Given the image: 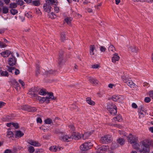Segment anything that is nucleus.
I'll list each match as a JSON object with an SVG mask.
<instances>
[{"instance_id": "nucleus-12", "label": "nucleus", "mask_w": 153, "mask_h": 153, "mask_svg": "<svg viewBox=\"0 0 153 153\" xmlns=\"http://www.w3.org/2000/svg\"><path fill=\"white\" fill-rule=\"evenodd\" d=\"M21 108L22 110L27 111H29L33 112L36 111L35 108L34 107L31 108L26 105L22 106Z\"/></svg>"}, {"instance_id": "nucleus-30", "label": "nucleus", "mask_w": 153, "mask_h": 153, "mask_svg": "<svg viewBox=\"0 0 153 153\" xmlns=\"http://www.w3.org/2000/svg\"><path fill=\"white\" fill-rule=\"evenodd\" d=\"M108 149V146H102L101 147L99 148V150L100 151H105Z\"/></svg>"}, {"instance_id": "nucleus-56", "label": "nucleus", "mask_w": 153, "mask_h": 153, "mask_svg": "<svg viewBox=\"0 0 153 153\" xmlns=\"http://www.w3.org/2000/svg\"><path fill=\"white\" fill-rule=\"evenodd\" d=\"M27 3L29 4H32V0H24Z\"/></svg>"}, {"instance_id": "nucleus-54", "label": "nucleus", "mask_w": 153, "mask_h": 153, "mask_svg": "<svg viewBox=\"0 0 153 153\" xmlns=\"http://www.w3.org/2000/svg\"><path fill=\"white\" fill-rule=\"evenodd\" d=\"M49 137V135H44L43 136V138L44 139H48Z\"/></svg>"}, {"instance_id": "nucleus-41", "label": "nucleus", "mask_w": 153, "mask_h": 153, "mask_svg": "<svg viewBox=\"0 0 153 153\" xmlns=\"http://www.w3.org/2000/svg\"><path fill=\"white\" fill-rule=\"evenodd\" d=\"M16 4L18 5H23V1L22 0H16Z\"/></svg>"}, {"instance_id": "nucleus-4", "label": "nucleus", "mask_w": 153, "mask_h": 153, "mask_svg": "<svg viewBox=\"0 0 153 153\" xmlns=\"http://www.w3.org/2000/svg\"><path fill=\"white\" fill-rule=\"evenodd\" d=\"M107 109L110 113L112 115H114L117 112V107L114 104L111 102H108L107 105Z\"/></svg>"}, {"instance_id": "nucleus-53", "label": "nucleus", "mask_w": 153, "mask_h": 153, "mask_svg": "<svg viewBox=\"0 0 153 153\" xmlns=\"http://www.w3.org/2000/svg\"><path fill=\"white\" fill-rule=\"evenodd\" d=\"M119 134H120L121 135L123 134L124 136H126V132L124 131H119Z\"/></svg>"}, {"instance_id": "nucleus-39", "label": "nucleus", "mask_w": 153, "mask_h": 153, "mask_svg": "<svg viewBox=\"0 0 153 153\" xmlns=\"http://www.w3.org/2000/svg\"><path fill=\"white\" fill-rule=\"evenodd\" d=\"M34 149L32 146H30L28 147V151L30 153H33L34 151Z\"/></svg>"}, {"instance_id": "nucleus-26", "label": "nucleus", "mask_w": 153, "mask_h": 153, "mask_svg": "<svg viewBox=\"0 0 153 153\" xmlns=\"http://www.w3.org/2000/svg\"><path fill=\"white\" fill-rule=\"evenodd\" d=\"M122 120V118L121 116L120 115H117L116 117H114L112 119L113 122H115L116 121H117L118 122H120Z\"/></svg>"}, {"instance_id": "nucleus-52", "label": "nucleus", "mask_w": 153, "mask_h": 153, "mask_svg": "<svg viewBox=\"0 0 153 153\" xmlns=\"http://www.w3.org/2000/svg\"><path fill=\"white\" fill-rule=\"evenodd\" d=\"M15 128H17L18 127V124L16 123H13V126Z\"/></svg>"}, {"instance_id": "nucleus-19", "label": "nucleus", "mask_w": 153, "mask_h": 153, "mask_svg": "<svg viewBox=\"0 0 153 153\" xmlns=\"http://www.w3.org/2000/svg\"><path fill=\"white\" fill-rule=\"evenodd\" d=\"M11 52L9 50H6L1 53V55L4 58L7 57L10 54Z\"/></svg>"}, {"instance_id": "nucleus-14", "label": "nucleus", "mask_w": 153, "mask_h": 153, "mask_svg": "<svg viewBox=\"0 0 153 153\" xmlns=\"http://www.w3.org/2000/svg\"><path fill=\"white\" fill-rule=\"evenodd\" d=\"M11 82L12 84L13 85L14 88L17 91H19L20 89V87L19 84L15 79H12Z\"/></svg>"}, {"instance_id": "nucleus-64", "label": "nucleus", "mask_w": 153, "mask_h": 153, "mask_svg": "<svg viewBox=\"0 0 153 153\" xmlns=\"http://www.w3.org/2000/svg\"><path fill=\"white\" fill-rule=\"evenodd\" d=\"M5 104V103L4 102L1 101V106H4Z\"/></svg>"}, {"instance_id": "nucleus-47", "label": "nucleus", "mask_w": 153, "mask_h": 153, "mask_svg": "<svg viewBox=\"0 0 153 153\" xmlns=\"http://www.w3.org/2000/svg\"><path fill=\"white\" fill-rule=\"evenodd\" d=\"M99 65L98 64H94L91 65V67L93 68L96 69L98 68L99 67Z\"/></svg>"}, {"instance_id": "nucleus-7", "label": "nucleus", "mask_w": 153, "mask_h": 153, "mask_svg": "<svg viewBox=\"0 0 153 153\" xmlns=\"http://www.w3.org/2000/svg\"><path fill=\"white\" fill-rule=\"evenodd\" d=\"M138 112L140 118L143 117L146 113V111L144 108L143 105H140L139 107Z\"/></svg>"}, {"instance_id": "nucleus-42", "label": "nucleus", "mask_w": 153, "mask_h": 153, "mask_svg": "<svg viewBox=\"0 0 153 153\" xmlns=\"http://www.w3.org/2000/svg\"><path fill=\"white\" fill-rule=\"evenodd\" d=\"M28 94L29 95L31 96V97H35L36 96L35 93L33 91H29L28 93Z\"/></svg>"}, {"instance_id": "nucleus-49", "label": "nucleus", "mask_w": 153, "mask_h": 153, "mask_svg": "<svg viewBox=\"0 0 153 153\" xmlns=\"http://www.w3.org/2000/svg\"><path fill=\"white\" fill-rule=\"evenodd\" d=\"M7 126L10 128L12 127L13 126V122L7 123Z\"/></svg>"}, {"instance_id": "nucleus-23", "label": "nucleus", "mask_w": 153, "mask_h": 153, "mask_svg": "<svg viewBox=\"0 0 153 153\" xmlns=\"http://www.w3.org/2000/svg\"><path fill=\"white\" fill-rule=\"evenodd\" d=\"M24 135L23 132L20 130H18L16 131L15 137L16 138L21 137Z\"/></svg>"}, {"instance_id": "nucleus-11", "label": "nucleus", "mask_w": 153, "mask_h": 153, "mask_svg": "<svg viewBox=\"0 0 153 153\" xmlns=\"http://www.w3.org/2000/svg\"><path fill=\"white\" fill-rule=\"evenodd\" d=\"M112 99L114 101H117L119 102H122L123 98L121 95H114L112 96Z\"/></svg>"}, {"instance_id": "nucleus-8", "label": "nucleus", "mask_w": 153, "mask_h": 153, "mask_svg": "<svg viewBox=\"0 0 153 153\" xmlns=\"http://www.w3.org/2000/svg\"><path fill=\"white\" fill-rule=\"evenodd\" d=\"M92 146V145L90 142L85 143L80 146V149L82 151H85L90 149Z\"/></svg>"}, {"instance_id": "nucleus-28", "label": "nucleus", "mask_w": 153, "mask_h": 153, "mask_svg": "<svg viewBox=\"0 0 153 153\" xmlns=\"http://www.w3.org/2000/svg\"><path fill=\"white\" fill-rule=\"evenodd\" d=\"M108 50L109 52L112 51V52H114L115 51V48L113 45L110 44L108 48Z\"/></svg>"}, {"instance_id": "nucleus-10", "label": "nucleus", "mask_w": 153, "mask_h": 153, "mask_svg": "<svg viewBox=\"0 0 153 153\" xmlns=\"http://www.w3.org/2000/svg\"><path fill=\"white\" fill-rule=\"evenodd\" d=\"M16 59L15 57L12 56L9 57L8 60V63L10 66H13L16 65Z\"/></svg>"}, {"instance_id": "nucleus-44", "label": "nucleus", "mask_w": 153, "mask_h": 153, "mask_svg": "<svg viewBox=\"0 0 153 153\" xmlns=\"http://www.w3.org/2000/svg\"><path fill=\"white\" fill-rule=\"evenodd\" d=\"M106 50V49L105 47L101 46L100 47V50L101 52H104Z\"/></svg>"}, {"instance_id": "nucleus-9", "label": "nucleus", "mask_w": 153, "mask_h": 153, "mask_svg": "<svg viewBox=\"0 0 153 153\" xmlns=\"http://www.w3.org/2000/svg\"><path fill=\"white\" fill-rule=\"evenodd\" d=\"M7 68L8 71L12 74H13L14 72L15 75H17L20 73L19 70L15 68L14 67L8 66Z\"/></svg>"}, {"instance_id": "nucleus-29", "label": "nucleus", "mask_w": 153, "mask_h": 153, "mask_svg": "<svg viewBox=\"0 0 153 153\" xmlns=\"http://www.w3.org/2000/svg\"><path fill=\"white\" fill-rule=\"evenodd\" d=\"M117 142L120 145H123L124 143V140L120 138L118 139L117 140Z\"/></svg>"}, {"instance_id": "nucleus-35", "label": "nucleus", "mask_w": 153, "mask_h": 153, "mask_svg": "<svg viewBox=\"0 0 153 153\" xmlns=\"http://www.w3.org/2000/svg\"><path fill=\"white\" fill-rule=\"evenodd\" d=\"M65 33L62 32L61 33L60 39L62 41H64L65 39Z\"/></svg>"}, {"instance_id": "nucleus-43", "label": "nucleus", "mask_w": 153, "mask_h": 153, "mask_svg": "<svg viewBox=\"0 0 153 153\" xmlns=\"http://www.w3.org/2000/svg\"><path fill=\"white\" fill-rule=\"evenodd\" d=\"M63 54V51H62L61 52V53H60L59 55V61L60 62H61L62 60V56Z\"/></svg>"}, {"instance_id": "nucleus-61", "label": "nucleus", "mask_w": 153, "mask_h": 153, "mask_svg": "<svg viewBox=\"0 0 153 153\" xmlns=\"http://www.w3.org/2000/svg\"><path fill=\"white\" fill-rule=\"evenodd\" d=\"M101 4L99 3L96 5L95 7V8L98 9H99V7H100L101 6Z\"/></svg>"}, {"instance_id": "nucleus-55", "label": "nucleus", "mask_w": 153, "mask_h": 153, "mask_svg": "<svg viewBox=\"0 0 153 153\" xmlns=\"http://www.w3.org/2000/svg\"><path fill=\"white\" fill-rule=\"evenodd\" d=\"M149 96L150 97H151L152 99H153V91H151L149 92Z\"/></svg>"}, {"instance_id": "nucleus-17", "label": "nucleus", "mask_w": 153, "mask_h": 153, "mask_svg": "<svg viewBox=\"0 0 153 153\" xmlns=\"http://www.w3.org/2000/svg\"><path fill=\"white\" fill-rule=\"evenodd\" d=\"M78 134V136H79V135H81L82 136L80 138H81L82 137L83 138V139L84 140H85L88 138L91 135V134L93 133V132H85L82 135V134H80L79 133H78L77 132Z\"/></svg>"}, {"instance_id": "nucleus-25", "label": "nucleus", "mask_w": 153, "mask_h": 153, "mask_svg": "<svg viewBox=\"0 0 153 153\" xmlns=\"http://www.w3.org/2000/svg\"><path fill=\"white\" fill-rule=\"evenodd\" d=\"M128 48H129V50L133 52H136L138 50V48H136L134 45H133L131 46L130 47L129 46H127Z\"/></svg>"}, {"instance_id": "nucleus-46", "label": "nucleus", "mask_w": 153, "mask_h": 153, "mask_svg": "<svg viewBox=\"0 0 153 153\" xmlns=\"http://www.w3.org/2000/svg\"><path fill=\"white\" fill-rule=\"evenodd\" d=\"M25 15L26 17L29 18H30L32 17V15L30 13H26Z\"/></svg>"}, {"instance_id": "nucleus-18", "label": "nucleus", "mask_w": 153, "mask_h": 153, "mask_svg": "<svg viewBox=\"0 0 153 153\" xmlns=\"http://www.w3.org/2000/svg\"><path fill=\"white\" fill-rule=\"evenodd\" d=\"M88 80L94 85H96L98 83V81L96 79L91 76H88L87 78Z\"/></svg>"}, {"instance_id": "nucleus-27", "label": "nucleus", "mask_w": 153, "mask_h": 153, "mask_svg": "<svg viewBox=\"0 0 153 153\" xmlns=\"http://www.w3.org/2000/svg\"><path fill=\"white\" fill-rule=\"evenodd\" d=\"M87 102L90 105H94L95 102L91 100V99L90 97H88L86 99Z\"/></svg>"}, {"instance_id": "nucleus-5", "label": "nucleus", "mask_w": 153, "mask_h": 153, "mask_svg": "<svg viewBox=\"0 0 153 153\" xmlns=\"http://www.w3.org/2000/svg\"><path fill=\"white\" fill-rule=\"evenodd\" d=\"M122 78L123 81L126 83L131 88H137V85L132 82L130 79L126 77H122Z\"/></svg>"}, {"instance_id": "nucleus-2", "label": "nucleus", "mask_w": 153, "mask_h": 153, "mask_svg": "<svg viewBox=\"0 0 153 153\" xmlns=\"http://www.w3.org/2000/svg\"><path fill=\"white\" fill-rule=\"evenodd\" d=\"M69 128L71 131V135H63L62 134H60V139L65 142L71 141L72 139L78 140L80 139L82 135L79 134L78 136V134L75 130V128L73 124H71L68 126Z\"/></svg>"}, {"instance_id": "nucleus-60", "label": "nucleus", "mask_w": 153, "mask_h": 153, "mask_svg": "<svg viewBox=\"0 0 153 153\" xmlns=\"http://www.w3.org/2000/svg\"><path fill=\"white\" fill-rule=\"evenodd\" d=\"M12 152L9 149L6 150L4 152V153H11Z\"/></svg>"}, {"instance_id": "nucleus-45", "label": "nucleus", "mask_w": 153, "mask_h": 153, "mask_svg": "<svg viewBox=\"0 0 153 153\" xmlns=\"http://www.w3.org/2000/svg\"><path fill=\"white\" fill-rule=\"evenodd\" d=\"M151 101V99L149 97H146L144 99V101L145 102L148 103Z\"/></svg>"}, {"instance_id": "nucleus-1", "label": "nucleus", "mask_w": 153, "mask_h": 153, "mask_svg": "<svg viewBox=\"0 0 153 153\" xmlns=\"http://www.w3.org/2000/svg\"><path fill=\"white\" fill-rule=\"evenodd\" d=\"M127 138L128 142L132 144L133 147L136 150H139L140 153H149V146H153V141L149 139H146L140 142L141 149H140V145L137 142V137L130 133Z\"/></svg>"}, {"instance_id": "nucleus-15", "label": "nucleus", "mask_w": 153, "mask_h": 153, "mask_svg": "<svg viewBox=\"0 0 153 153\" xmlns=\"http://www.w3.org/2000/svg\"><path fill=\"white\" fill-rule=\"evenodd\" d=\"M45 121L46 124H45L43 126H42L40 127V129L43 130L45 132L46 130H48L49 129L48 128H45L44 127L46 126V124H50L52 123V120L48 118L45 120Z\"/></svg>"}, {"instance_id": "nucleus-3", "label": "nucleus", "mask_w": 153, "mask_h": 153, "mask_svg": "<svg viewBox=\"0 0 153 153\" xmlns=\"http://www.w3.org/2000/svg\"><path fill=\"white\" fill-rule=\"evenodd\" d=\"M39 94L43 96L46 95L47 94H48L47 96L45 97H41L39 96L36 97V99L39 100L41 103L45 102L48 103L50 100L54 99L53 94L52 93H48L45 89H40L39 91Z\"/></svg>"}, {"instance_id": "nucleus-48", "label": "nucleus", "mask_w": 153, "mask_h": 153, "mask_svg": "<svg viewBox=\"0 0 153 153\" xmlns=\"http://www.w3.org/2000/svg\"><path fill=\"white\" fill-rule=\"evenodd\" d=\"M19 81L20 83V84L22 85V87L24 88V86L25 84L24 82H23V81H22L21 79H19Z\"/></svg>"}, {"instance_id": "nucleus-21", "label": "nucleus", "mask_w": 153, "mask_h": 153, "mask_svg": "<svg viewBox=\"0 0 153 153\" xmlns=\"http://www.w3.org/2000/svg\"><path fill=\"white\" fill-rule=\"evenodd\" d=\"M96 51L95 46L94 45H91L90 46V55H94Z\"/></svg>"}, {"instance_id": "nucleus-24", "label": "nucleus", "mask_w": 153, "mask_h": 153, "mask_svg": "<svg viewBox=\"0 0 153 153\" xmlns=\"http://www.w3.org/2000/svg\"><path fill=\"white\" fill-rule=\"evenodd\" d=\"M7 41L5 39H1V48H4L7 45L5 44L6 43H7Z\"/></svg>"}, {"instance_id": "nucleus-34", "label": "nucleus", "mask_w": 153, "mask_h": 153, "mask_svg": "<svg viewBox=\"0 0 153 153\" xmlns=\"http://www.w3.org/2000/svg\"><path fill=\"white\" fill-rule=\"evenodd\" d=\"M72 20V19L71 18L67 17L65 19V21L68 24L70 25Z\"/></svg>"}, {"instance_id": "nucleus-6", "label": "nucleus", "mask_w": 153, "mask_h": 153, "mask_svg": "<svg viewBox=\"0 0 153 153\" xmlns=\"http://www.w3.org/2000/svg\"><path fill=\"white\" fill-rule=\"evenodd\" d=\"M111 140V135H106L102 137L100 142L102 144H106L110 143Z\"/></svg>"}, {"instance_id": "nucleus-51", "label": "nucleus", "mask_w": 153, "mask_h": 153, "mask_svg": "<svg viewBox=\"0 0 153 153\" xmlns=\"http://www.w3.org/2000/svg\"><path fill=\"white\" fill-rule=\"evenodd\" d=\"M10 117L9 116H7L5 118L3 119V121H8L9 120H10Z\"/></svg>"}, {"instance_id": "nucleus-50", "label": "nucleus", "mask_w": 153, "mask_h": 153, "mask_svg": "<svg viewBox=\"0 0 153 153\" xmlns=\"http://www.w3.org/2000/svg\"><path fill=\"white\" fill-rule=\"evenodd\" d=\"M54 9L55 12L56 13H57L59 12V9L58 7H57L56 6H54Z\"/></svg>"}, {"instance_id": "nucleus-33", "label": "nucleus", "mask_w": 153, "mask_h": 153, "mask_svg": "<svg viewBox=\"0 0 153 153\" xmlns=\"http://www.w3.org/2000/svg\"><path fill=\"white\" fill-rule=\"evenodd\" d=\"M48 16L51 19H54L56 17V16L53 12L48 13Z\"/></svg>"}, {"instance_id": "nucleus-13", "label": "nucleus", "mask_w": 153, "mask_h": 153, "mask_svg": "<svg viewBox=\"0 0 153 153\" xmlns=\"http://www.w3.org/2000/svg\"><path fill=\"white\" fill-rule=\"evenodd\" d=\"M63 149V148L62 147H60L58 146H51L49 149L52 152H56L57 151H59Z\"/></svg>"}, {"instance_id": "nucleus-16", "label": "nucleus", "mask_w": 153, "mask_h": 153, "mask_svg": "<svg viewBox=\"0 0 153 153\" xmlns=\"http://www.w3.org/2000/svg\"><path fill=\"white\" fill-rule=\"evenodd\" d=\"M28 143L36 147H39L41 146L40 143L38 141H36L29 140L28 141Z\"/></svg>"}, {"instance_id": "nucleus-22", "label": "nucleus", "mask_w": 153, "mask_h": 153, "mask_svg": "<svg viewBox=\"0 0 153 153\" xmlns=\"http://www.w3.org/2000/svg\"><path fill=\"white\" fill-rule=\"evenodd\" d=\"M43 8L45 11L48 13L51 11V7L47 4H44L43 5Z\"/></svg>"}, {"instance_id": "nucleus-62", "label": "nucleus", "mask_w": 153, "mask_h": 153, "mask_svg": "<svg viewBox=\"0 0 153 153\" xmlns=\"http://www.w3.org/2000/svg\"><path fill=\"white\" fill-rule=\"evenodd\" d=\"M149 130L151 132L153 133V126L150 127Z\"/></svg>"}, {"instance_id": "nucleus-40", "label": "nucleus", "mask_w": 153, "mask_h": 153, "mask_svg": "<svg viewBox=\"0 0 153 153\" xmlns=\"http://www.w3.org/2000/svg\"><path fill=\"white\" fill-rule=\"evenodd\" d=\"M8 9L6 7H3L2 9V12L4 13H7L8 12Z\"/></svg>"}, {"instance_id": "nucleus-57", "label": "nucleus", "mask_w": 153, "mask_h": 153, "mask_svg": "<svg viewBox=\"0 0 153 153\" xmlns=\"http://www.w3.org/2000/svg\"><path fill=\"white\" fill-rule=\"evenodd\" d=\"M131 105L132 108H136L137 107V105L134 103H133Z\"/></svg>"}, {"instance_id": "nucleus-63", "label": "nucleus", "mask_w": 153, "mask_h": 153, "mask_svg": "<svg viewBox=\"0 0 153 153\" xmlns=\"http://www.w3.org/2000/svg\"><path fill=\"white\" fill-rule=\"evenodd\" d=\"M47 72L49 74H52L53 73V71L52 70H50L48 71Z\"/></svg>"}, {"instance_id": "nucleus-31", "label": "nucleus", "mask_w": 153, "mask_h": 153, "mask_svg": "<svg viewBox=\"0 0 153 153\" xmlns=\"http://www.w3.org/2000/svg\"><path fill=\"white\" fill-rule=\"evenodd\" d=\"M1 75L2 76L8 77L9 76V74L8 72L5 71L1 72Z\"/></svg>"}, {"instance_id": "nucleus-32", "label": "nucleus", "mask_w": 153, "mask_h": 153, "mask_svg": "<svg viewBox=\"0 0 153 153\" xmlns=\"http://www.w3.org/2000/svg\"><path fill=\"white\" fill-rule=\"evenodd\" d=\"M17 7V5L15 3H11L9 5V8L11 9L15 8Z\"/></svg>"}, {"instance_id": "nucleus-59", "label": "nucleus", "mask_w": 153, "mask_h": 153, "mask_svg": "<svg viewBox=\"0 0 153 153\" xmlns=\"http://www.w3.org/2000/svg\"><path fill=\"white\" fill-rule=\"evenodd\" d=\"M37 123H41L42 122V120L40 118H37L36 119Z\"/></svg>"}, {"instance_id": "nucleus-38", "label": "nucleus", "mask_w": 153, "mask_h": 153, "mask_svg": "<svg viewBox=\"0 0 153 153\" xmlns=\"http://www.w3.org/2000/svg\"><path fill=\"white\" fill-rule=\"evenodd\" d=\"M13 134L12 131L8 130L7 132V136L9 138H11L13 137Z\"/></svg>"}, {"instance_id": "nucleus-58", "label": "nucleus", "mask_w": 153, "mask_h": 153, "mask_svg": "<svg viewBox=\"0 0 153 153\" xmlns=\"http://www.w3.org/2000/svg\"><path fill=\"white\" fill-rule=\"evenodd\" d=\"M114 86V84H109L108 85V87L109 88H113V87Z\"/></svg>"}, {"instance_id": "nucleus-37", "label": "nucleus", "mask_w": 153, "mask_h": 153, "mask_svg": "<svg viewBox=\"0 0 153 153\" xmlns=\"http://www.w3.org/2000/svg\"><path fill=\"white\" fill-rule=\"evenodd\" d=\"M10 11L11 13L13 15H15L18 13L17 10L14 9H11L10 10Z\"/></svg>"}, {"instance_id": "nucleus-36", "label": "nucleus", "mask_w": 153, "mask_h": 153, "mask_svg": "<svg viewBox=\"0 0 153 153\" xmlns=\"http://www.w3.org/2000/svg\"><path fill=\"white\" fill-rule=\"evenodd\" d=\"M31 4L35 6H38L39 5L40 3L39 1L38 0L33 1H32Z\"/></svg>"}, {"instance_id": "nucleus-20", "label": "nucleus", "mask_w": 153, "mask_h": 153, "mask_svg": "<svg viewBox=\"0 0 153 153\" xmlns=\"http://www.w3.org/2000/svg\"><path fill=\"white\" fill-rule=\"evenodd\" d=\"M120 59V57L118 55L117 53H114L113 56L112 57L111 60L113 62H116L118 61Z\"/></svg>"}]
</instances>
